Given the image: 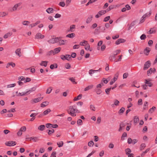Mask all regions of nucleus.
Segmentation results:
<instances>
[{
    "label": "nucleus",
    "instance_id": "nucleus-1",
    "mask_svg": "<svg viewBox=\"0 0 157 157\" xmlns=\"http://www.w3.org/2000/svg\"><path fill=\"white\" fill-rule=\"evenodd\" d=\"M74 106H70L69 107V109L67 110L68 113L71 115L72 116H75V113H79V112L77 109L75 108Z\"/></svg>",
    "mask_w": 157,
    "mask_h": 157
},
{
    "label": "nucleus",
    "instance_id": "nucleus-2",
    "mask_svg": "<svg viewBox=\"0 0 157 157\" xmlns=\"http://www.w3.org/2000/svg\"><path fill=\"white\" fill-rule=\"evenodd\" d=\"M61 58L63 60H67L68 61L71 59V56L70 55L68 54H66L65 56L61 55L60 56Z\"/></svg>",
    "mask_w": 157,
    "mask_h": 157
},
{
    "label": "nucleus",
    "instance_id": "nucleus-3",
    "mask_svg": "<svg viewBox=\"0 0 157 157\" xmlns=\"http://www.w3.org/2000/svg\"><path fill=\"white\" fill-rule=\"evenodd\" d=\"M16 142L13 141H7L5 143V144L8 146H13L16 145Z\"/></svg>",
    "mask_w": 157,
    "mask_h": 157
},
{
    "label": "nucleus",
    "instance_id": "nucleus-4",
    "mask_svg": "<svg viewBox=\"0 0 157 157\" xmlns=\"http://www.w3.org/2000/svg\"><path fill=\"white\" fill-rule=\"evenodd\" d=\"M151 63L150 61H147L144 64V70H146L147 69L151 66Z\"/></svg>",
    "mask_w": 157,
    "mask_h": 157
},
{
    "label": "nucleus",
    "instance_id": "nucleus-5",
    "mask_svg": "<svg viewBox=\"0 0 157 157\" xmlns=\"http://www.w3.org/2000/svg\"><path fill=\"white\" fill-rule=\"evenodd\" d=\"M106 13V11L105 10L100 11L98 13V14L95 15V17L96 18H98L101 16L105 14Z\"/></svg>",
    "mask_w": 157,
    "mask_h": 157
},
{
    "label": "nucleus",
    "instance_id": "nucleus-6",
    "mask_svg": "<svg viewBox=\"0 0 157 157\" xmlns=\"http://www.w3.org/2000/svg\"><path fill=\"white\" fill-rule=\"evenodd\" d=\"M44 37V36L42 35L40 33H37L35 36V38L36 39H43Z\"/></svg>",
    "mask_w": 157,
    "mask_h": 157
},
{
    "label": "nucleus",
    "instance_id": "nucleus-7",
    "mask_svg": "<svg viewBox=\"0 0 157 157\" xmlns=\"http://www.w3.org/2000/svg\"><path fill=\"white\" fill-rule=\"evenodd\" d=\"M150 51L151 49L148 47H147L144 50V53L146 55L148 56Z\"/></svg>",
    "mask_w": 157,
    "mask_h": 157
},
{
    "label": "nucleus",
    "instance_id": "nucleus-8",
    "mask_svg": "<svg viewBox=\"0 0 157 157\" xmlns=\"http://www.w3.org/2000/svg\"><path fill=\"white\" fill-rule=\"evenodd\" d=\"M125 40L122 39H119L116 42L115 44L118 45L121 43H124L125 42Z\"/></svg>",
    "mask_w": 157,
    "mask_h": 157
},
{
    "label": "nucleus",
    "instance_id": "nucleus-9",
    "mask_svg": "<svg viewBox=\"0 0 157 157\" xmlns=\"http://www.w3.org/2000/svg\"><path fill=\"white\" fill-rule=\"evenodd\" d=\"M15 53L19 57H20L21 56V49L20 48L17 49L15 51Z\"/></svg>",
    "mask_w": 157,
    "mask_h": 157
},
{
    "label": "nucleus",
    "instance_id": "nucleus-10",
    "mask_svg": "<svg viewBox=\"0 0 157 157\" xmlns=\"http://www.w3.org/2000/svg\"><path fill=\"white\" fill-rule=\"evenodd\" d=\"M61 50V48L60 47H58L54 49L53 51V55L56 54H57Z\"/></svg>",
    "mask_w": 157,
    "mask_h": 157
},
{
    "label": "nucleus",
    "instance_id": "nucleus-11",
    "mask_svg": "<svg viewBox=\"0 0 157 157\" xmlns=\"http://www.w3.org/2000/svg\"><path fill=\"white\" fill-rule=\"evenodd\" d=\"M21 4L20 3H18L15 4L13 7L12 10H11V11H14L17 10V7L21 5Z\"/></svg>",
    "mask_w": 157,
    "mask_h": 157
},
{
    "label": "nucleus",
    "instance_id": "nucleus-12",
    "mask_svg": "<svg viewBox=\"0 0 157 157\" xmlns=\"http://www.w3.org/2000/svg\"><path fill=\"white\" fill-rule=\"evenodd\" d=\"M101 70V68H100L98 70H93L92 69L90 70L89 71V74H90V75H91L92 74L95 73V72L98 71H100Z\"/></svg>",
    "mask_w": 157,
    "mask_h": 157
},
{
    "label": "nucleus",
    "instance_id": "nucleus-13",
    "mask_svg": "<svg viewBox=\"0 0 157 157\" xmlns=\"http://www.w3.org/2000/svg\"><path fill=\"white\" fill-rule=\"evenodd\" d=\"M10 66H11L13 67H14L15 66V64L14 63H13L12 62L8 63L6 65V67L8 68L10 67Z\"/></svg>",
    "mask_w": 157,
    "mask_h": 157
},
{
    "label": "nucleus",
    "instance_id": "nucleus-14",
    "mask_svg": "<svg viewBox=\"0 0 157 157\" xmlns=\"http://www.w3.org/2000/svg\"><path fill=\"white\" fill-rule=\"evenodd\" d=\"M43 98V97H39L34 99L33 101L34 103H36L40 101Z\"/></svg>",
    "mask_w": 157,
    "mask_h": 157
},
{
    "label": "nucleus",
    "instance_id": "nucleus-15",
    "mask_svg": "<svg viewBox=\"0 0 157 157\" xmlns=\"http://www.w3.org/2000/svg\"><path fill=\"white\" fill-rule=\"evenodd\" d=\"M156 32L155 29V28H151L150 30L147 32L148 34H151L152 33H155Z\"/></svg>",
    "mask_w": 157,
    "mask_h": 157
},
{
    "label": "nucleus",
    "instance_id": "nucleus-16",
    "mask_svg": "<svg viewBox=\"0 0 157 157\" xmlns=\"http://www.w3.org/2000/svg\"><path fill=\"white\" fill-rule=\"evenodd\" d=\"M93 17L92 15H90L87 18L86 23L87 24L90 23L92 21Z\"/></svg>",
    "mask_w": 157,
    "mask_h": 157
},
{
    "label": "nucleus",
    "instance_id": "nucleus-17",
    "mask_svg": "<svg viewBox=\"0 0 157 157\" xmlns=\"http://www.w3.org/2000/svg\"><path fill=\"white\" fill-rule=\"evenodd\" d=\"M26 139H30V140H33L34 142H36L38 140V139L36 137H32L30 138H26Z\"/></svg>",
    "mask_w": 157,
    "mask_h": 157
},
{
    "label": "nucleus",
    "instance_id": "nucleus-18",
    "mask_svg": "<svg viewBox=\"0 0 157 157\" xmlns=\"http://www.w3.org/2000/svg\"><path fill=\"white\" fill-rule=\"evenodd\" d=\"M67 41L66 40H62L59 39V43L60 45H63L65 44V43Z\"/></svg>",
    "mask_w": 157,
    "mask_h": 157
},
{
    "label": "nucleus",
    "instance_id": "nucleus-19",
    "mask_svg": "<svg viewBox=\"0 0 157 157\" xmlns=\"http://www.w3.org/2000/svg\"><path fill=\"white\" fill-rule=\"evenodd\" d=\"M49 102L47 101L43 102L40 105L41 107H44L48 105Z\"/></svg>",
    "mask_w": 157,
    "mask_h": 157
},
{
    "label": "nucleus",
    "instance_id": "nucleus-20",
    "mask_svg": "<svg viewBox=\"0 0 157 157\" xmlns=\"http://www.w3.org/2000/svg\"><path fill=\"white\" fill-rule=\"evenodd\" d=\"M75 25H71L70 28L69 30L68 31V32H73L74 31L73 29H75Z\"/></svg>",
    "mask_w": 157,
    "mask_h": 157
},
{
    "label": "nucleus",
    "instance_id": "nucleus-21",
    "mask_svg": "<svg viewBox=\"0 0 157 157\" xmlns=\"http://www.w3.org/2000/svg\"><path fill=\"white\" fill-rule=\"evenodd\" d=\"M93 86H94L93 85H89V86H87L84 89V91H87L90 89H92L93 88Z\"/></svg>",
    "mask_w": 157,
    "mask_h": 157
},
{
    "label": "nucleus",
    "instance_id": "nucleus-22",
    "mask_svg": "<svg viewBox=\"0 0 157 157\" xmlns=\"http://www.w3.org/2000/svg\"><path fill=\"white\" fill-rule=\"evenodd\" d=\"M12 35V33L11 32H9L5 34L4 36L3 37L5 39H6L8 38V36H10Z\"/></svg>",
    "mask_w": 157,
    "mask_h": 157
},
{
    "label": "nucleus",
    "instance_id": "nucleus-23",
    "mask_svg": "<svg viewBox=\"0 0 157 157\" xmlns=\"http://www.w3.org/2000/svg\"><path fill=\"white\" fill-rule=\"evenodd\" d=\"M48 63V62L47 61H42L40 64L41 66H43L45 67H46L47 66Z\"/></svg>",
    "mask_w": 157,
    "mask_h": 157
},
{
    "label": "nucleus",
    "instance_id": "nucleus-24",
    "mask_svg": "<svg viewBox=\"0 0 157 157\" xmlns=\"http://www.w3.org/2000/svg\"><path fill=\"white\" fill-rule=\"evenodd\" d=\"M75 36V33H73L67 34L66 36V37L70 38H73Z\"/></svg>",
    "mask_w": 157,
    "mask_h": 157
},
{
    "label": "nucleus",
    "instance_id": "nucleus-25",
    "mask_svg": "<svg viewBox=\"0 0 157 157\" xmlns=\"http://www.w3.org/2000/svg\"><path fill=\"white\" fill-rule=\"evenodd\" d=\"M82 97V94H80L78 95L77 97H75L74 99V101H76L79 100Z\"/></svg>",
    "mask_w": 157,
    "mask_h": 157
},
{
    "label": "nucleus",
    "instance_id": "nucleus-26",
    "mask_svg": "<svg viewBox=\"0 0 157 157\" xmlns=\"http://www.w3.org/2000/svg\"><path fill=\"white\" fill-rule=\"evenodd\" d=\"M46 11L48 13H53V9L52 8H48Z\"/></svg>",
    "mask_w": 157,
    "mask_h": 157
},
{
    "label": "nucleus",
    "instance_id": "nucleus-27",
    "mask_svg": "<svg viewBox=\"0 0 157 157\" xmlns=\"http://www.w3.org/2000/svg\"><path fill=\"white\" fill-rule=\"evenodd\" d=\"M139 120L138 117L137 116H135L134 119V123L135 124L138 123Z\"/></svg>",
    "mask_w": 157,
    "mask_h": 157
},
{
    "label": "nucleus",
    "instance_id": "nucleus-28",
    "mask_svg": "<svg viewBox=\"0 0 157 157\" xmlns=\"http://www.w3.org/2000/svg\"><path fill=\"white\" fill-rule=\"evenodd\" d=\"M51 110L50 109H48L47 110H45L43 112V115H46L49 113Z\"/></svg>",
    "mask_w": 157,
    "mask_h": 157
},
{
    "label": "nucleus",
    "instance_id": "nucleus-29",
    "mask_svg": "<svg viewBox=\"0 0 157 157\" xmlns=\"http://www.w3.org/2000/svg\"><path fill=\"white\" fill-rule=\"evenodd\" d=\"M146 147V144L144 143H143L141 144L140 147V150L141 151L143 150Z\"/></svg>",
    "mask_w": 157,
    "mask_h": 157
},
{
    "label": "nucleus",
    "instance_id": "nucleus-30",
    "mask_svg": "<svg viewBox=\"0 0 157 157\" xmlns=\"http://www.w3.org/2000/svg\"><path fill=\"white\" fill-rule=\"evenodd\" d=\"M36 90V87H33L31 88L29 91H27L26 93V94H27L28 93H29V94L30 92L34 91L35 90Z\"/></svg>",
    "mask_w": 157,
    "mask_h": 157
},
{
    "label": "nucleus",
    "instance_id": "nucleus-31",
    "mask_svg": "<svg viewBox=\"0 0 157 157\" xmlns=\"http://www.w3.org/2000/svg\"><path fill=\"white\" fill-rule=\"evenodd\" d=\"M124 110H125V108L124 107H122L119 111L118 113L119 114H121L123 113Z\"/></svg>",
    "mask_w": 157,
    "mask_h": 157
},
{
    "label": "nucleus",
    "instance_id": "nucleus-32",
    "mask_svg": "<svg viewBox=\"0 0 157 157\" xmlns=\"http://www.w3.org/2000/svg\"><path fill=\"white\" fill-rule=\"evenodd\" d=\"M45 128V126L44 125H40L38 127V129L40 131H43Z\"/></svg>",
    "mask_w": 157,
    "mask_h": 157
},
{
    "label": "nucleus",
    "instance_id": "nucleus-33",
    "mask_svg": "<svg viewBox=\"0 0 157 157\" xmlns=\"http://www.w3.org/2000/svg\"><path fill=\"white\" fill-rule=\"evenodd\" d=\"M114 8V6L113 5H110L109 7L106 10V12H108L110 10L113 9Z\"/></svg>",
    "mask_w": 157,
    "mask_h": 157
},
{
    "label": "nucleus",
    "instance_id": "nucleus-34",
    "mask_svg": "<svg viewBox=\"0 0 157 157\" xmlns=\"http://www.w3.org/2000/svg\"><path fill=\"white\" fill-rule=\"evenodd\" d=\"M150 149V148H147L145 151H143V153L141 154V156L143 157L146 153L149 151Z\"/></svg>",
    "mask_w": 157,
    "mask_h": 157
},
{
    "label": "nucleus",
    "instance_id": "nucleus-35",
    "mask_svg": "<svg viewBox=\"0 0 157 157\" xmlns=\"http://www.w3.org/2000/svg\"><path fill=\"white\" fill-rule=\"evenodd\" d=\"M125 151L126 152V154L127 155H128L129 154L131 153V150L130 148H128L125 150Z\"/></svg>",
    "mask_w": 157,
    "mask_h": 157
},
{
    "label": "nucleus",
    "instance_id": "nucleus-36",
    "mask_svg": "<svg viewBox=\"0 0 157 157\" xmlns=\"http://www.w3.org/2000/svg\"><path fill=\"white\" fill-rule=\"evenodd\" d=\"M30 22L28 21H25L22 22V24L24 25H28Z\"/></svg>",
    "mask_w": 157,
    "mask_h": 157
},
{
    "label": "nucleus",
    "instance_id": "nucleus-37",
    "mask_svg": "<svg viewBox=\"0 0 157 157\" xmlns=\"http://www.w3.org/2000/svg\"><path fill=\"white\" fill-rule=\"evenodd\" d=\"M127 136V133L125 132H124L123 133L122 136L121 137V140H124V137H126Z\"/></svg>",
    "mask_w": 157,
    "mask_h": 157
},
{
    "label": "nucleus",
    "instance_id": "nucleus-38",
    "mask_svg": "<svg viewBox=\"0 0 157 157\" xmlns=\"http://www.w3.org/2000/svg\"><path fill=\"white\" fill-rule=\"evenodd\" d=\"M115 58V56L113 54V55L110 56L109 59L110 60L112 61L113 60V59Z\"/></svg>",
    "mask_w": 157,
    "mask_h": 157
},
{
    "label": "nucleus",
    "instance_id": "nucleus-39",
    "mask_svg": "<svg viewBox=\"0 0 157 157\" xmlns=\"http://www.w3.org/2000/svg\"><path fill=\"white\" fill-rule=\"evenodd\" d=\"M117 80V78H114L111 80V81L110 82V85H112Z\"/></svg>",
    "mask_w": 157,
    "mask_h": 157
},
{
    "label": "nucleus",
    "instance_id": "nucleus-40",
    "mask_svg": "<svg viewBox=\"0 0 157 157\" xmlns=\"http://www.w3.org/2000/svg\"><path fill=\"white\" fill-rule=\"evenodd\" d=\"M63 143L62 141H61L57 143V144L58 145L59 147L63 146Z\"/></svg>",
    "mask_w": 157,
    "mask_h": 157
},
{
    "label": "nucleus",
    "instance_id": "nucleus-41",
    "mask_svg": "<svg viewBox=\"0 0 157 157\" xmlns=\"http://www.w3.org/2000/svg\"><path fill=\"white\" fill-rule=\"evenodd\" d=\"M57 65L56 64H55V65L54 64H51L50 66V68L53 69L54 68H57Z\"/></svg>",
    "mask_w": 157,
    "mask_h": 157
},
{
    "label": "nucleus",
    "instance_id": "nucleus-42",
    "mask_svg": "<svg viewBox=\"0 0 157 157\" xmlns=\"http://www.w3.org/2000/svg\"><path fill=\"white\" fill-rule=\"evenodd\" d=\"M16 86L15 83L11 84H10L8 85L7 86V88H11L14 87Z\"/></svg>",
    "mask_w": 157,
    "mask_h": 157
},
{
    "label": "nucleus",
    "instance_id": "nucleus-43",
    "mask_svg": "<svg viewBox=\"0 0 157 157\" xmlns=\"http://www.w3.org/2000/svg\"><path fill=\"white\" fill-rule=\"evenodd\" d=\"M156 107H155L153 106L151 108L149 109L148 112L149 113H152L154 111Z\"/></svg>",
    "mask_w": 157,
    "mask_h": 157
},
{
    "label": "nucleus",
    "instance_id": "nucleus-44",
    "mask_svg": "<svg viewBox=\"0 0 157 157\" xmlns=\"http://www.w3.org/2000/svg\"><path fill=\"white\" fill-rule=\"evenodd\" d=\"M69 80H71L74 84H76L77 82H75V79L73 78H70Z\"/></svg>",
    "mask_w": 157,
    "mask_h": 157
},
{
    "label": "nucleus",
    "instance_id": "nucleus-45",
    "mask_svg": "<svg viewBox=\"0 0 157 157\" xmlns=\"http://www.w3.org/2000/svg\"><path fill=\"white\" fill-rule=\"evenodd\" d=\"M7 14L4 12H0V17H3L7 15Z\"/></svg>",
    "mask_w": 157,
    "mask_h": 157
},
{
    "label": "nucleus",
    "instance_id": "nucleus-46",
    "mask_svg": "<svg viewBox=\"0 0 157 157\" xmlns=\"http://www.w3.org/2000/svg\"><path fill=\"white\" fill-rule=\"evenodd\" d=\"M95 90L98 94H100L101 93V90L99 89H95Z\"/></svg>",
    "mask_w": 157,
    "mask_h": 157
},
{
    "label": "nucleus",
    "instance_id": "nucleus-47",
    "mask_svg": "<svg viewBox=\"0 0 157 157\" xmlns=\"http://www.w3.org/2000/svg\"><path fill=\"white\" fill-rule=\"evenodd\" d=\"M135 25V22H132L131 23V24L129 27L128 28V30H130Z\"/></svg>",
    "mask_w": 157,
    "mask_h": 157
},
{
    "label": "nucleus",
    "instance_id": "nucleus-48",
    "mask_svg": "<svg viewBox=\"0 0 157 157\" xmlns=\"http://www.w3.org/2000/svg\"><path fill=\"white\" fill-rule=\"evenodd\" d=\"M90 48V46L89 44L87 43V44H86L85 47V49L86 50H88Z\"/></svg>",
    "mask_w": 157,
    "mask_h": 157
},
{
    "label": "nucleus",
    "instance_id": "nucleus-49",
    "mask_svg": "<svg viewBox=\"0 0 157 157\" xmlns=\"http://www.w3.org/2000/svg\"><path fill=\"white\" fill-rule=\"evenodd\" d=\"M88 41L86 40H84V41L82 42H81L80 43V45L81 46H83L84 45V44H87Z\"/></svg>",
    "mask_w": 157,
    "mask_h": 157
},
{
    "label": "nucleus",
    "instance_id": "nucleus-50",
    "mask_svg": "<svg viewBox=\"0 0 157 157\" xmlns=\"http://www.w3.org/2000/svg\"><path fill=\"white\" fill-rule=\"evenodd\" d=\"M140 38L141 40H145L146 38V36L144 34H143L140 37Z\"/></svg>",
    "mask_w": 157,
    "mask_h": 157
},
{
    "label": "nucleus",
    "instance_id": "nucleus-51",
    "mask_svg": "<svg viewBox=\"0 0 157 157\" xmlns=\"http://www.w3.org/2000/svg\"><path fill=\"white\" fill-rule=\"evenodd\" d=\"M152 73V68H150L147 72V75L148 76H149Z\"/></svg>",
    "mask_w": 157,
    "mask_h": 157
},
{
    "label": "nucleus",
    "instance_id": "nucleus-52",
    "mask_svg": "<svg viewBox=\"0 0 157 157\" xmlns=\"http://www.w3.org/2000/svg\"><path fill=\"white\" fill-rule=\"evenodd\" d=\"M111 90V88H107L105 90V92L107 94H109V92Z\"/></svg>",
    "mask_w": 157,
    "mask_h": 157
},
{
    "label": "nucleus",
    "instance_id": "nucleus-53",
    "mask_svg": "<svg viewBox=\"0 0 157 157\" xmlns=\"http://www.w3.org/2000/svg\"><path fill=\"white\" fill-rule=\"evenodd\" d=\"M151 13H147L143 16V18H146V17H149L150 16Z\"/></svg>",
    "mask_w": 157,
    "mask_h": 157
},
{
    "label": "nucleus",
    "instance_id": "nucleus-54",
    "mask_svg": "<svg viewBox=\"0 0 157 157\" xmlns=\"http://www.w3.org/2000/svg\"><path fill=\"white\" fill-rule=\"evenodd\" d=\"M65 67L67 69H69L71 67V65L69 63H67L65 65Z\"/></svg>",
    "mask_w": 157,
    "mask_h": 157
},
{
    "label": "nucleus",
    "instance_id": "nucleus-55",
    "mask_svg": "<svg viewBox=\"0 0 157 157\" xmlns=\"http://www.w3.org/2000/svg\"><path fill=\"white\" fill-rule=\"evenodd\" d=\"M52 90V88L51 87H49L48 88L46 91V93L47 94H49L51 93Z\"/></svg>",
    "mask_w": 157,
    "mask_h": 157
},
{
    "label": "nucleus",
    "instance_id": "nucleus-56",
    "mask_svg": "<svg viewBox=\"0 0 157 157\" xmlns=\"http://www.w3.org/2000/svg\"><path fill=\"white\" fill-rule=\"evenodd\" d=\"M59 5L63 7L65 6V4L64 2H60L59 3Z\"/></svg>",
    "mask_w": 157,
    "mask_h": 157
},
{
    "label": "nucleus",
    "instance_id": "nucleus-57",
    "mask_svg": "<svg viewBox=\"0 0 157 157\" xmlns=\"http://www.w3.org/2000/svg\"><path fill=\"white\" fill-rule=\"evenodd\" d=\"M46 127L48 128H50L52 127V124L50 123H47L46 124Z\"/></svg>",
    "mask_w": 157,
    "mask_h": 157
},
{
    "label": "nucleus",
    "instance_id": "nucleus-58",
    "mask_svg": "<svg viewBox=\"0 0 157 157\" xmlns=\"http://www.w3.org/2000/svg\"><path fill=\"white\" fill-rule=\"evenodd\" d=\"M110 18V16H108L104 18V20H103V21L104 22H106V21H109V20Z\"/></svg>",
    "mask_w": 157,
    "mask_h": 157
},
{
    "label": "nucleus",
    "instance_id": "nucleus-59",
    "mask_svg": "<svg viewBox=\"0 0 157 157\" xmlns=\"http://www.w3.org/2000/svg\"><path fill=\"white\" fill-rule=\"evenodd\" d=\"M77 123L79 125H82V121L80 119L78 120L77 121Z\"/></svg>",
    "mask_w": 157,
    "mask_h": 157
},
{
    "label": "nucleus",
    "instance_id": "nucleus-60",
    "mask_svg": "<svg viewBox=\"0 0 157 157\" xmlns=\"http://www.w3.org/2000/svg\"><path fill=\"white\" fill-rule=\"evenodd\" d=\"M48 42H49V43H52V44L55 43V42L54 41V38L51 39H50L49 40H48Z\"/></svg>",
    "mask_w": 157,
    "mask_h": 157
},
{
    "label": "nucleus",
    "instance_id": "nucleus-61",
    "mask_svg": "<svg viewBox=\"0 0 157 157\" xmlns=\"http://www.w3.org/2000/svg\"><path fill=\"white\" fill-rule=\"evenodd\" d=\"M95 107H94V106L92 105H91L90 106V109L92 110L93 111H95Z\"/></svg>",
    "mask_w": 157,
    "mask_h": 157
},
{
    "label": "nucleus",
    "instance_id": "nucleus-62",
    "mask_svg": "<svg viewBox=\"0 0 157 157\" xmlns=\"http://www.w3.org/2000/svg\"><path fill=\"white\" fill-rule=\"evenodd\" d=\"M121 52L120 50H117L115 51L114 52V54L116 56L117 55L119 54Z\"/></svg>",
    "mask_w": 157,
    "mask_h": 157
},
{
    "label": "nucleus",
    "instance_id": "nucleus-63",
    "mask_svg": "<svg viewBox=\"0 0 157 157\" xmlns=\"http://www.w3.org/2000/svg\"><path fill=\"white\" fill-rule=\"evenodd\" d=\"M94 143L92 141L89 142L88 143V145L90 147L93 146L94 145Z\"/></svg>",
    "mask_w": 157,
    "mask_h": 157
},
{
    "label": "nucleus",
    "instance_id": "nucleus-64",
    "mask_svg": "<svg viewBox=\"0 0 157 157\" xmlns=\"http://www.w3.org/2000/svg\"><path fill=\"white\" fill-rule=\"evenodd\" d=\"M56 152L55 151H53L50 157H56Z\"/></svg>",
    "mask_w": 157,
    "mask_h": 157
}]
</instances>
